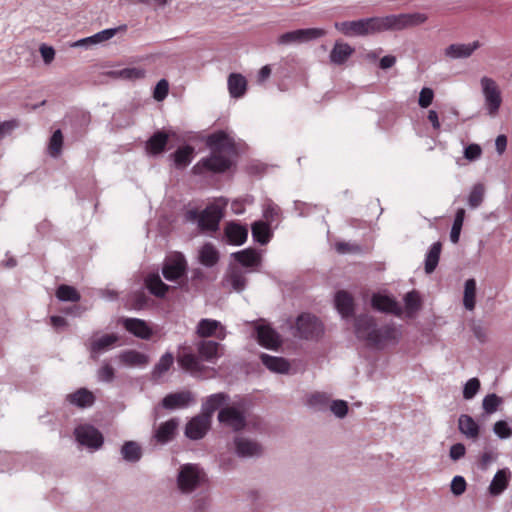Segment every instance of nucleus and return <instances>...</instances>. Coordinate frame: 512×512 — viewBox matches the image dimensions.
<instances>
[{
  "instance_id": "f257e3e1",
  "label": "nucleus",
  "mask_w": 512,
  "mask_h": 512,
  "mask_svg": "<svg viewBox=\"0 0 512 512\" xmlns=\"http://www.w3.org/2000/svg\"><path fill=\"white\" fill-rule=\"evenodd\" d=\"M427 15L420 12L392 14L384 17H370L353 21L335 22L334 27L348 37L366 36L388 30H402L423 24Z\"/></svg>"
},
{
  "instance_id": "f03ea898",
  "label": "nucleus",
  "mask_w": 512,
  "mask_h": 512,
  "mask_svg": "<svg viewBox=\"0 0 512 512\" xmlns=\"http://www.w3.org/2000/svg\"><path fill=\"white\" fill-rule=\"evenodd\" d=\"M356 337L364 341L368 347L384 349L388 344H397L401 332L395 323L378 326L376 319L368 314H360L354 319Z\"/></svg>"
},
{
  "instance_id": "7ed1b4c3",
  "label": "nucleus",
  "mask_w": 512,
  "mask_h": 512,
  "mask_svg": "<svg viewBox=\"0 0 512 512\" xmlns=\"http://www.w3.org/2000/svg\"><path fill=\"white\" fill-rule=\"evenodd\" d=\"M207 481L205 472L194 464H185L180 467L177 484L183 493H190Z\"/></svg>"
},
{
  "instance_id": "20e7f679",
  "label": "nucleus",
  "mask_w": 512,
  "mask_h": 512,
  "mask_svg": "<svg viewBox=\"0 0 512 512\" xmlns=\"http://www.w3.org/2000/svg\"><path fill=\"white\" fill-rule=\"evenodd\" d=\"M233 161L226 155L220 153H210L209 156L202 158L192 167L194 175H202L206 172L214 174H223L230 170Z\"/></svg>"
},
{
  "instance_id": "39448f33",
  "label": "nucleus",
  "mask_w": 512,
  "mask_h": 512,
  "mask_svg": "<svg viewBox=\"0 0 512 512\" xmlns=\"http://www.w3.org/2000/svg\"><path fill=\"white\" fill-rule=\"evenodd\" d=\"M296 335L305 340H318L324 334L320 319L311 313H301L295 322Z\"/></svg>"
},
{
  "instance_id": "423d86ee",
  "label": "nucleus",
  "mask_w": 512,
  "mask_h": 512,
  "mask_svg": "<svg viewBox=\"0 0 512 512\" xmlns=\"http://www.w3.org/2000/svg\"><path fill=\"white\" fill-rule=\"evenodd\" d=\"M176 360L184 371L189 372L193 376L202 375L206 371V367L202 364L199 354L196 355L192 348L185 344L179 345Z\"/></svg>"
},
{
  "instance_id": "0eeeda50",
  "label": "nucleus",
  "mask_w": 512,
  "mask_h": 512,
  "mask_svg": "<svg viewBox=\"0 0 512 512\" xmlns=\"http://www.w3.org/2000/svg\"><path fill=\"white\" fill-rule=\"evenodd\" d=\"M218 421L231 428L234 432H240L245 429L247 420L244 410L235 405L222 407L218 412Z\"/></svg>"
},
{
  "instance_id": "6e6552de",
  "label": "nucleus",
  "mask_w": 512,
  "mask_h": 512,
  "mask_svg": "<svg viewBox=\"0 0 512 512\" xmlns=\"http://www.w3.org/2000/svg\"><path fill=\"white\" fill-rule=\"evenodd\" d=\"M206 146L211 153L236 155L237 147L235 141L224 130H218L208 135Z\"/></svg>"
},
{
  "instance_id": "1a4fd4ad",
  "label": "nucleus",
  "mask_w": 512,
  "mask_h": 512,
  "mask_svg": "<svg viewBox=\"0 0 512 512\" xmlns=\"http://www.w3.org/2000/svg\"><path fill=\"white\" fill-rule=\"evenodd\" d=\"M76 440L83 446L98 450L103 446L104 436L99 429L91 424L80 425L75 428Z\"/></svg>"
},
{
  "instance_id": "9d476101",
  "label": "nucleus",
  "mask_w": 512,
  "mask_h": 512,
  "mask_svg": "<svg viewBox=\"0 0 512 512\" xmlns=\"http://www.w3.org/2000/svg\"><path fill=\"white\" fill-rule=\"evenodd\" d=\"M326 35L322 28H304L283 33L278 38V44L304 43L319 39Z\"/></svg>"
},
{
  "instance_id": "9b49d317",
  "label": "nucleus",
  "mask_w": 512,
  "mask_h": 512,
  "mask_svg": "<svg viewBox=\"0 0 512 512\" xmlns=\"http://www.w3.org/2000/svg\"><path fill=\"white\" fill-rule=\"evenodd\" d=\"M481 86L488 112L490 115H495L502 103L501 91L496 82L486 76L481 78Z\"/></svg>"
},
{
  "instance_id": "f8f14e48",
  "label": "nucleus",
  "mask_w": 512,
  "mask_h": 512,
  "mask_svg": "<svg viewBox=\"0 0 512 512\" xmlns=\"http://www.w3.org/2000/svg\"><path fill=\"white\" fill-rule=\"evenodd\" d=\"M211 426V419L200 413L192 417L185 426V436L190 440H200L205 437Z\"/></svg>"
},
{
  "instance_id": "ddd939ff",
  "label": "nucleus",
  "mask_w": 512,
  "mask_h": 512,
  "mask_svg": "<svg viewBox=\"0 0 512 512\" xmlns=\"http://www.w3.org/2000/svg\"><path fill=\"white\" fill-rule=\"evenodd\" d=\"M175 132L160 129L155 131L150 138L146 141L145 150L150 156H158L167 150V145L171 136Z\"/></svg>"
},
{
  "instance_id": "4468645a",
  "label": "nucleus",
  "mask_w": 512,
  "mask_h": 512,
  "mask_svg": "<svg viewBox=\"0 0 512 512\" xmlns=\"http://www.w3.org/2000/svg\"><path fill=\"white\" fill-rule=\"evenodd\" d=\"M371 306L374 310L398 317L403 314V309L396 299L386 294L374 293L371 297Z\"/></svg>"
},
{
  "instance_id": "2eb2a0df",
  "label": "nucleus",
  "mask_w": 512,
  "mask_h": 512,
  "mask_svg": "<svg viewBox=\"0 0 512 512\" xmlns=\"http://www.w3.org/2000/svg\"><path fill=\"white\" fill-rule=\"evenodd\" d=\"M119 323L137 338L149 340L153 335L152 328L143 319L122 317L119 319Z\"/></svg>"
},
{
  "instance_id": "dca6fc26",
  "label": "nucleus",
  "mask_w": 512,
  "mask_h": 512,
  "mask_svg": "<svg viewBox=\"0 0 512 512\" xmlns=\"http://www.w3.org/2000/svg\"><path fill=\"white\" fill-rule=\"evenodd\" d=\"M248 238V227L236 221L228 222L224 227V239L226 243L234 246L243 245Z\"/></svg>"
},
{
  "instance_id": "f3484780",
  "label": "nucleus",
  "mask_w": 512,
  "mask_h": 512,
  "mask_svg": "<svg viewBox=\"0 0 512 512\" xmlns=\"http://www.w3.org/2000/svg\"><path fill=\"white\" fill-rule=\"evenodd\" d=\"M255 336L258 343L267 349H277L281 345L279 334L268 324H257Z\"/></svg>"
},
{
  "instance_id": "a211bd4d",
  "label": "nucleus",
  "mask_w": 512,
  "mask_h": 512,
  "mask_svg": "<svg viewBox=\"0 0 512 512\" xmlns=\"http://www.w3.org/2000/svg\"><path fill=\"white\" fill-rule=\"evenodd\" d=\"M334 306L342 318L348 319L355 316V301L351 293L346 290H338L334 295Z\"/></svg>"
},
{
  "instance_id": "6ab92c4d",
  "label": "nucleus",
  "mask_w": 512,
  "mask_h": 512,
  "mask_svg": "<svg viewBox=\"0 0 512 512\" xmlns=\"http://www.w3.org/2000/svg\"><path fill=\"white\" fill-rule=\"evenodd\" d=\"M222 218V210L216 205L206 207L199 219V228L204 231H216Z\"/></svg>"
},
{
  "instance_id": "aec40b11",
  "label": "nucleus",
  "mask_w": 512,
  "mask_h": 512,
  "mask_svg": "<svg viewBox=\"0 0 512 512\" xmlns=\"http://www.w3.org/2000/svg\"><path fill=\"white\" fill-rule=\"evenodd\" d=\"M196 333L201 338H209L215 336L223 340L225 338V329L221 323L214 319H201L196 328Z\"/></svg>"
},
{
  "instance_id": "412c9836",
  "label": "nucleus",
  "mask_w": 512,
  "mask_h": 512,
  "mask_svg": "<svg viewBox=\"0 0 512 512\" xmlns=\"http://www.w3.org/2000/svg\"><path fill=\"white\" fill-rule=\"evenodd\" d=\"M193 402V395L190 391H180L167 394L161 401L163 408L175 410L185 408Z\"/></svg>"
},
{
  "instance_id": "4be33fe9",
  "label": "nucleus",
  "mask_w": 512,
  "mask_h": 512,
  "mask_svg": "<svg viewBox=\"0 0 512 512\" xmlns=\"http://www.w3.org/2000/svg\"><path fill=\"white\" fill-rule=\"evenodd\" d=\"M127 30V25L123 24L116 28L104 29L90 37H86L76 41L73 46L74 47H88L93 44H98L104 41H107L113 38L119 31L125 32Z\"/></svg>"
},
{
  "instance_id": "5701e85b",
  "label": "nucleus",
  "mask_w": 512,
  "mask_h": 512,
  "mask_svg": "<svg viewBox=\"0 0 512 512\" xmlns=\"http://www.w3.org/2000/svg\"><path fill=\"white\" fill-rule=\"evenodd\" d=\"M223 287L230 286L236 292H242L247 285V278L238 266H230L222 280Z\"/></svg>"
},
{
  "instance_id": "b1692460",
  "label": "nucleus",
  "mask_w": 512,
  "mask_h": 512,
  "mask_svg": "<svg viewBox=\"0 0 512 512\" xmlns=\"http://www.w3.org/2000/svg\"><path fill=\"white\" fill-rule=\"evenodd\" d=\"M234 260L242 267L254 270L261 265V255L254 248H247L232 254Z\"/></svg>"
},
{
  "instance_id": "393cba45",
  "label": "nucleus",
  "mask_w": 512,
  "mask_h": 512,
  "mask_svg": "<svg viewBox=\"0 0 512 512\" xmlns=\"http://www.w3.org/2000/svg\"><path fill=\"white\" fill-rule=\"evenodd\" d=\"M186 261L183 257L164 263L162 274L168 281H177L186 274Z\"/></svg>"
},
{
  "instance_id": "a878e982",
  "label": "nucleus",
  "mask_w": 512,
  "mask_h": 512,
  "mask_svg": "<svg viewBox=\"0 0 512 512\" xmlns=\"http://www.w3.org/2000/svg\"><path fill=\"white\" fill-rule=\"evenodd\" d=\"M221 345L213 340H201L197 344V352L202 361L215 363L221 357Z\"/></svg>"
},
{
  "instance_id": "bb28decb",
  "label": "nucleus",
  "mask_w": 512,
  "mask_h": 512,
  "mask_svg": "<svg viewBox=\"0 0 512 512\" xmlns=\"http://www.w3.org/2000/svg\"><path fill=\"white\" fill-rule=\"evenodd\" d=\"M229 400V395L224 392L212 394L208 396L206 401L202 404L201 413L211 419L216 410L221 409L224 405L227 406Z\"/></svg>"
},
{
  "instance_id": "cd10ccee",
  "label": "nucleus",
  "mask_w": 512,
  "mask_h": 512,
  "mask_svg": "<svg viewBox=\"0 0 512 512\" xmlns=\"http://www.w3.org/2000/svg\"><path fill=\"white\" fill-rule=\"evenodd\" d=\"M234 445L239 457L257 456L262 453V447L259 443L243 437H235Z\"/></svg>"
},
{
  "instance_id": "c85d7f7f",
  "label": "nucleus",
  "mask_w": 512,
  "mask_h": 512,
  "mask_svg": "<svg viewBox=\"0 0 512 512\" xmlns=\"http://www.w3.org/2000/svg\"><path fill=\"white\" fill-rule=\"evenodd\" d=\"M178 425L179 421L176 418H172L164 423H161L155 430L154 438L158 443L161 444L172 441L176 435Z\"/></svg>"
},
{
  "instance_id": "c756f323",
  "label": "nucleus",
  "mask_w": 512,
  "mask_h": 512,
  "mask_svg": "<svg viewBox=\"0 0 512 512\" xmlns=\"http://www.w3.org/2000/svg\"><path fill=\"white\" fill-rule=\"evenodd\" d=\"M355 52V49L348 43L337 40L330 52L329 58L335 65H343Z\"/></svg>"
},
{
  "instance_id": "7c9ffc66",
  "label": "nucleus",
  "mask_w": 512,
  "mask_h": 512,
  "mask_svg": "<svg viewBox=\"0 0 512 512\" xmlns=\"http://www.w3.org/2000/svg\"><path fill=\"white\" fill-rule=\"evenodd\" d=\"M146 289L157 298H164L171 286L164 283L158 273H150L144 280Z\"/></svg>"
},
{
  "instance_id": "2f4dec72",
  "label": "nucleus",
  "mask_w": 512,
  "mask_h": 512,
  "mask_svg": "<svg viewBox=\"0 0 512 512\" xmlns=\"http://www.w3.org/2000/svg\"><path fill=\"white\" fill-rule=\"evenodd\" d=\"M228 91L232 98H242L246 92L248 83L246 78L240 73H231L227 79Z\"/></svg>"
},
{
  "instance_id": "473e14b6",
  "label": "nucleus",
  "mask_w": 512,
  "mask_h": 512,
  "mask_svg": "<svg viewBox=\"0 0 512 512\" xmlns=\"http://www.w3.org/2000/svg\"><path fill=\"white\" fill-rule=\"evenodd\" d=\"M194 153V147L186 144L178 147L175 152L170 154V158L173 160L174 166L177 169L183 170L192 162Z\"/></svg>"
},
{
  "instance_id": "72a5a7b5",
  "label": "nucleus",
  "mask_w": 512,
  "mask_h": 512,
  "mask_svg": "<svg viewBox=\"0 0 512 512\" xmlns=\"http://www.w3.org/2000/svg\"><path fill=\"white\" fill-rule=\"evenodd\" d=\"M66 400L70 404L83 409L92 406L96 398L87 388H79L75 392L68 394Z\"/></svg>"
},
{
  "instance_id": "f704fd0d",
  "label": "nucleus",
  "mask_w": 512,
  "mask_h": 512,
  "mask_svg": "<svg viewBox=\"0 0 512 512\" xmlns=\"http://www.w3.org/2000/svg\"><path fill=\"white\" fill-rule=\"evenodd\" d=\"M251 232L253 240L260 245H266L273 237V231L270 223L258 220L252 223Z\"/></svg>"
},
{
  "instance_id": "c9c22d12",
  "label": "nucleus",
  "mask_w": 512,
  "mask_h": 512,
  "mask_svg": "<svg viewBox=\"0 0 512 512\" xmlns=\"http://www.w3.org/2000/svg\"><path fill=\"white\" fill-rule=\"evenodd\" d=\"M260 359L267 369L275 373L287 374L291 367L289 361L283 357L262 353Z\"/></svg>"
},
{
  "instance_id": "e433bc0d",
  "label": "nucleus",
  "mask_w": 512,
  "mask_h": 512,
  "mask_svg": "<svg viewBox=\"0 0 512 512\" xmlns=\"http://www.w3.org/2000/svg\"><path fill=\"white\" fill-rule=\"evenodd\" d=\"M119 341L117 334H104L100 338L93 339L90 343L91 355L99 354L111 349Z\"/></svg>"
},
{
  "instance_id": "4c0bfd02",
  "label": "nucleus",
  "mask_w": 512,
  "mask_h": 512,
  "mask_svg": "<svg viewBox=\"0 0 512 512\" xmlns=\"http://www.w3.org/2000/svg\"><path fill=\"white\" fill-rule=\"evenodd\" d=\"M510 475L507 468L498 470L489 485V493L492 496L500 495L508 487Z\"/></svg>"
},
{
  "instance_id": "58836bf2",
  "label": "nucleus",
  "mask_w": 512,
  "mask_h": 512,
  "mask_svg": "<svg viewBox=\"0 0 512 512\" xmlns=\"http://www.w3.org/2000/svg\"><path fill=\"white\" fill-rule=\"evenodd\" d=\"M479 47V42L469 44H451L445 49V55L454 59L467 58Z\"/></svg>"
},
{
  "instance_id": "ea45409f",
  "label": "nucleus",
  "mask_w": 512,
  "mask_h": 512,
  "mask_svg": "<svg viewBox=\"0 0 512 512\" xmlns=\"http://www.w3.org/2000/svg\"><path fill=\"white\" fill-rule=\"evenodd\" d=\"M458 429L467 438L476 439L480 433L479 424L467 414H461L458 419Z\"/></svg>"
},
{
  "instance_id": "a19ab883",
  "label": "nucleus",
  "mask_w": 512,
  "mask_h": 512,
  "mask_svg": "<svg viewBox=\"0 0 512 512\" xmlns=\"http://www.w3.org/2000/svg\"><path fill=\"white\" fill-rule=\"evenodd\" d=\"M206 281V273L202 269L197 268L192 270L190 284L188 280L182 281L180 283V288L185 292H190L192 289L195 291H200L203 288Z\"/></svg>"
},
{
  "instance_id": "79ce46f5",
  "label": "nucleus",
  "mask_w": 512,
  "mask_h": 512,
  "mask_svg": "<svg viewBox=\"0 0 512 512\" xmlns=\"http://www.w3.org/2000/svg\"><path fill=\"white\" fill-rule=\"evenodd\" d=\"M442 250L441 242L437 241L431 245L428 252L426 253L424 270L426 274H431L435 271L440 260V254Z\"/></svg>"
},
{
  "instance_id": "37998d69",
  "label": "nucleus",
  "mask_w": 512,
  "mask_h": 512,
  "mask_svg": "<svg viewBox=\"0 0 512 512\" xmlns=\"http://www.w3.org/2000/svg\"><path fill=\"white\" fill-rule=\"evenodd\" d=\"M106 75L114 79L137 80L145 77V70L137 67H127L108 71Z\"/></svg>"
},
{
  "instance_id": "c03bdc74",
  "label": "nucleus",
  "mask_w": 512,
  "mask_h": 512,
  "mask_svg": "<svg viewBox=\"0 0 512 512\" xmlns=\"http://www.w3.org/2000/svg\"><path fill=\"white\" fill-rule=\"evenodd\" d=\"M219 252L211 243H205L199 251V261L206 267H213L219 261Z\"/></svg>"
},
{
  "instance_id": "a18cd8bd",
  "label": "nucleus",
  "mask_w": 512,
  "mask_h": 512,
  "mask_svg": "<svg viewBox=\"0 0 512 512\" xmlns=\"http://www.w3.org/2000/svg\"><path fill=\"white\" fill-rule=\"evenodd\" d=\"M119 357L121 362L128 366H144L149 362V357L137 350L124 351Z\"/></svg>"
},
{
  "instance_id": "49530a36",
  "label": "nucleus",
  "mask_w": 512,
  "mask_h": 512,
  "mask_svg": "<svg viewBox=\"0 0 512 512\" xmlns=\"http://www.w3.org/2000/svg\"><path fill=\"white\" fill-rule=\"evenodd\" d=\"M121 454L125 461L135 463L142 457V448L135 441H126L121 448Z\"/></svg>"
},
{
  "instance_id": "de8ad7c7",
  "label": "nucleus",
  "mask_w": 512,
  "mask_h": 512,
  "mask_svg": "<svg viewBox=\"0 0 512 512\" xmlns=\"http://www.w3.org/2000/svg\"><path fill=\"white\" fill-rule=\"evenodd\" d=\"M476 304V280L467 279L464 284L463 305L467 310H473Z\"/></svg>"
},
{
  "instance_id": "09e8293b",
  "label": "nucleus",
  "mask_w": 512,
  "mask_h": 512,
  "mask_svg": "<svg viewBox=\"0 0 512 512\" xmlns=\"http://www.w3.org/2000/svg\"><path fill=\"white\" fill-rule=\"evenodd\" d=\"M56 297L62 302H78L81 299V295L78 290L70 285L61 284L57 287Z\"/></svg>"
},
{
  "instance_id": "8fccbe9b",
  "label": "nucleus",
  "mask_w": 512,
  "mask_h": 512,
  "mask_svg": "<svg viewBox=\"0 0 512 512\" xmlns=\"http://www.w3.org/2000/svg\"><path fill=\"white\" fill-rule=\"evenodd\" d=\"M63 134H62V131L60 129H57L53 132V134L51 135L50 139H49V144H48V151H49V154L50 156L56 158L58 157L61 152H62V147H63Z\"/></svg>"
},
{
  "instance_id": "3c124183",
  "label": "nucleus",
  "mask_w": 512,
  "mask_h": 512,
  "mask_svg": "<svg viewBox=\"0 0 512 512\" xmlns=\"http://www.w3.org/2000/svg\"><path fill=\"white\" fill-rule=\"evenodd\" d=\"M405 308L408 314L419 311L422 306L421 296L418 291L412 290L404 296Z\"/></svg>"
},
{
  "instance_id": "603ef678",
  "label": "nucleus",
  "mask_w": 512,
  "mask_h": 512,
  "mask_svg": "<svg viewBox=\"0 0 512 512\" xmlns=\"http://www.w3.org/2000/svg\"><path fill=\"white\" fill-rule=\"evenodd\" d=\"M484 194H485V187L482 183L475 184L468 196V205L470 208L475 209L478 208L483 200H484Z\"/></svg>"
},
{
  "instance_id": "864d4df0",
  "label": "nucleus",
  "mask_w": 512,
  "mask_h": 512,
  "mask_svg": "<svg viewBox=\"0 0 512 512\" xmlns=\"http://www.w3.org/2000/svg\"><path fill=\"white\" fill-rule=\"evenodd\" d=\"M503 403L502 397L495 393L488 394L484 397L482 406L487 414H493L497 411L498 407Z\"/></svg>"
},
{
  "instance_id": "5fc2aeb1",
  "label": "nucleus",
  "mask_w": 512,
  "mask_h": 512,
  "mask_svg": "<svg viewBox=\"0 0 512 512\" xmlns=\"http://www.w3.org/2000/svg\"><path fill=\"white\" fill-rule=\"evenodd\" d=\"M173 362H174L173 354L171 352H166L165 354H163L161 356L160 360L155 365L153 374L159 375V376L164 374L171 368V366L173 365Z\"/></svg>"
},
{
  "instance_id": "6e6d98bb",
  "label": "nucleus",
  "mask_w": 512,
  "mask_h": 512,
  "mask_svg": "<svg viewBox=\"0 0 512 512\" xmlns=\"http://www.w3.org/2000/svg\"><path fill=\"white\" fill-rule=\"evenodd\" d=\"M480 381L478 378L469 379L463 388V398L466 400H470L475 397L480 389Z\"/></svg>"
},
{
  "instance_id": "4d7b16f0",
  "label": "nucleus",
  "mask_w": 512,
  "mask_h": 512,
  "mask_svg": "<svg viewBox=\"0 0 512 512\" xmlns=\"http://www.w3.org/2000/svg\"><path fill=\"white\" fill-rule=\"evenodd\" d=\"M211 505V498L208 494H199L193 502L194 512H208Z\"/></svg>"
},
{
  "instance_id": "13d9d810",
  "label": "nucleus",
  "mask_w": 512,
  "mask_h": 512,
  "mask_svg": "<svg viewBox=\"0 0 512 512\" xmlns=\"http://www.w3.org/2000/svg\"><path fill=\"white\" fill-rule=\"evenodd\" d=\"M493 431L500 439H507L512 435V429L504 420L497 421L493 426Z\"/></svg>"
},
{
  "instance_id": "bf43d9fd",
  "label": "nucleus",
  "mask_w": 512,
  "mask_h": 512,
  "mask_svg": "<svg viewBox=\"0 0 512 512\" xmlns=\"http://www.w3.org/2000/svg\"><path fill=\"white\" fill-rule=\"evenodd\" d=\"M20 126V123L17 119H11L7 121H0V140L4 139L6 136L12 134V132Z\"/></svg>"
},
{
  "instance_id": "052dcab7",
  "label": "nucleus",
  "mask_w": 512,
  "mask_h": 512,
  "mask_svg": "<svg viewBox=\"0 0 512 512\" xmlns=\"http://www.w3.org/2000/svg\"><path fill=\"white\" fill-rule=\"evenodd\" d=\"M329 402L328 397L324 393H313L309 399L308 404L312 407H317L318 409H324L327 407Z\"/></svg>"
},
{
  "instance_id": "680f3d73",
  "label": "nucleus",
  "mask_w": 512,
  "mask_h": 512,
  "mask_svg": "<svg viewBox=\"0 0 512 512\" xmlns=\"http://www.w3.org/2000/svg\"><path fill=\"white\" fill-rule=\"evenodd\" d=\"M330 410L338 418H344L349 410L348 403L344 400H334L330 405Z\"/></svg>"
},
{
  "instance_id": "e2e57ef3",
  "label": "nucleus",
  "mask_w": 512,
  "mask_h": 512,
  "mask_svg": "<svg viewBox=\"0 0 512 512\" xmlns=\"http://www.w3.org/2000/svg\"><path fill=\"white\" fill-rule=\"evenodd\" d=\"M169 91V83L166 79H161L157 82L154 91L153 97L157 101H162L168 94Z\"/></svg>"
},
{
  "instance_id": "0e129e2a",
  "label": "nucleus",
  "mask_w": 512,
  "mask_h": 512,
  "mask_svg": "<svg viewBox=\"0 0 512 512\" xmlns=\"http://www.w3.org/2000/svg\"><path fill=\"white\" fill-rule=\"evenodd\" d=\"M451 492L455 496H460L466 491L467 483L463 476H455L451 481Z\"/></svg>"
},
{
  "instance_id": "69168bd1",
  "label": "nucleus",
  "mask_w": 512,
  "mask_h": 512,
  "mask_svg": "<svg viewBox=\"0 0 512 512\" xmlns=\"http://www.w3.org/2000/svg\"><path fill=\"white\" fill-rule=\"evenodd\" d=\"M481 155L482 148L476 143L469 144L464 148V158L468 161H475L479 159Z\"/></svg>"
},
{
  "instance_id": "338daca9",
  "label": "nucleus",
  "mask_w": 512,
  "mask_h": 512,
  "mask_svg": "<svg viewBox=\"0 0 512 512\" xmlns=\"http://www.w3.org/2000/svg\"><path fill=\"white\" fill-rule=\"evenodd\" d=\"M434 99V91L431 88L424 87L420 91L418 104L421 108L429 107Z\"/></svg>"
},
{
  "instance_id": "774afa93",
  "label": "nucleus",
  "mask_w": 512,
  "mask_h": 512,
  "mask_svg": "<svg viewBox=\"0 0 512 512\" xmlns=\"http://www.w3.org/2000/svg\"><path fill=\"white\" fill-rule=\"evenodd\" d=\"M115 378V370L114 368L108 364L105 363L99 370H98V379L103 382H112Z\"/></svg>"
}]
</instances>
